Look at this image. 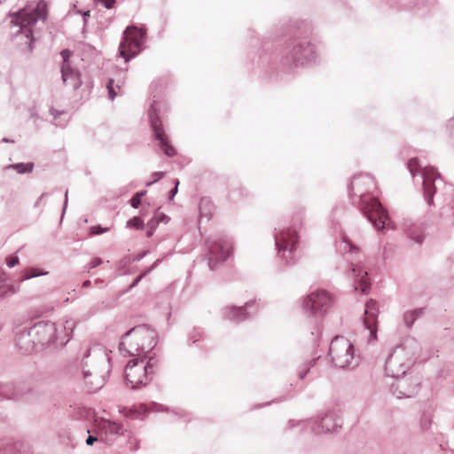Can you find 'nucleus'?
I'll return each instance as SVG.
<instances>
[{
    "instance_id": "5",
    "label": "nucleus",
    "mask_w": 454,
    "mask_h": 454,
    "mask_svg": "<svg viewBox=\"0 0 454 454\" xmlns=\"http://www.w3.org/2000/svg\"><path fill=\"white\" fill-rule=\"evenodd\" d=\"M329 356L336 366L347 367L354 357L353 345L348 339L337 336L331 342Z\"/></svg>"
},
{
    "instance_id": "10",
    "label": "nucleus",
    "mask_w": 454,
    "mask_h": 454,
    "mask_svg": "<svg viewBox=\"0 0 454 454\" xmlns=\"http://www.w3.org/2000/svg\"><path fill=\"white\" fill-rule=\"evenodd\" d=\"M379 315V305L375 301H369L365 305L364 324L370 331L371 339L377 338V318Z\"/></svg>"
},
{
    "instance_id": "29",
    "label": "nucleus",
    "mask_w": 454,
    "mask_h": 454,
    "mask_svg": "<svg viewBox=\"0 0 454 454\" xmlns=\"http://www.w3.org/2000/svg\"><path fill=\"white\" fill-rule=\"evenodd\" d=\"M98 2L102 3L106 8L110 9L113 7L115 0H98Z\"/></svg>"
},
{
    "instance_id": "6",
    "label": "nucleus",
    "mask_w": 454,
    "mask_h": 454,
    "mask_svg": "<svg viewBox=\"0 0 454 454\" xmlns=\"http://www.w3.org/2000/svg\"><path fill=\"white\" fill-rule=\"evenodd\" d=\"M233 252V244L230 239L220 238L211 242L208 252V265L214 270L219 263L229 258Z\"/></svg>"
},
{
    "instance_id": "11",
    "label": "nucleus",
    "mask_w": 454,
    "mask_h": 454,
    "mask_svg": "<svg viewBox=\"0 0 454 454\" xmlns=\"http://www.w3.org/2000/svg\"><path fill=\"white\" fill-rule=\"evenodd\" d=\"M298 243V235L296 231L287 229L286 231H281L276 237V246L279 253L285 254V252H293L296 248Z\"/></svg>"
},
{
    "instance_id": "7",
    "label": "nucleus",
    "mask_w": 454,
    "mask_h": 454,
    "mask_svg": "<svg viewBox=\"0 0 454 454\" xmlns=\"http://www.w3.org/2000/svg\"><path fill=\"white\" fill-rule=\"evenodd\" d=\"M364 212L377 228L384 229L389 226L390 220L388 215L378 199H370L364 206Z\"/></svg>"
},
{
    "instance_id": "8",
    "label": "nucleus",
    "mask_w": 454,
    "mask_h": 454,
    "mask_svg": "<svg viewBox=\"0 0 454 454\" xmlns=\"http://www.w3.org/2000/svg\"><path fill=\"white\" fill-rule=\"evenodd\" d=\"M60 54L63 59L60 68L63 82L72 89L76 90L81 86L82 80L79 72L72 68L69 64L72 52L68 50H63Z\"/></svg>"
},
{
    "instance_id": "19",
    "label": "nucleus",
    "mask_w": 454,
    "mask_h": 454,
    "mask_svg": "<svg viewBox=\"0 0 454 454\" xmlns=\"http://www.w3.org/2000/svg\"><path fill=\"white\" fill-rule=\"evenodd\" d=\"M33 167H34V165L32 163H27V164L20 163V164L11 165L8 168H12L16 169L19 173L23 174V173L32 172Z\"/></svg>"
},
{
    "instance_id": "17",
    "label": "nucleus",
    "mask_w": 454,
    "mask_h": 454,
    "mask_svg": "<svg viewBox=\"0 0 454 454\" xmlns=\"http://www.w3.org/2000/svg\"><path fill=\"white\" fill-rule=\"evenodd\" d=\"M124 84V81L118 82L114 86V81L109 80L107 83V90L110 99L114 100V98L122 93V86Z\"/></svg>"
},
{
    "instance_id": "34",
    "label": "nucleus",
    "mask_w": 454,
    "mask_h": 454,
    "mask_svg": "<svg viewBox=\"0 0 454 454\" xmlns=\"http://www.w3.org/2000/svg\"><path fill=\"white\" fill-rule=\"evenodd\" d=\"M301 50V46L294 49V53L297 54Z\"/></svg>"
},
{
    "instance_id": "12",
    "label": "nucleus",
    "mask_w": 454,
    "mask_h": 454,
    "mask_svg": "<svg viewBox=\"0 0 454 454\" xmlns=\"http://www.w3.org/2000/svg\"><path fill=\"white\" fill-rule=\"evenodd\" d=\"M151 122L155 137L160 141L161 149L168 156H173L176 153V151L168 142V138L164 133L160 119L157 116H151Z\"/></svg>"
},
{
    "instance_id": "27",
    "label": "nucleus",
    "mask_w": 454,
    "mask_h": 454,
    "mask_svg": "<svg viewBox=\"0 0 454 454\" xmlns=\"http://www.w3.org/2000/svg\"><path fill=\"white\" fill-rule=\"evenodd\" d=\"M107 231V229H104L102 228L101 226H95V227H92L91 230H90V233L92 235H95V234H101V233H104Z\"/></svg>"
},
{
    "instance_id": "20",
    "label": "nucleus",
    "mask_w": 454,
    "mask_h": 454,
    "mask_svg": "<svg viewBox=\"0 0 454 454\" xmlns=\"http://www.w3.org/2000/svg\"><path fill=\"white\" fill-rule=\"evenodd\" d=\"M142 410H144V408L142 406L139 409H136V408L124 409L122 411V413L125 417H128L130 419H137L140 416Z\"/></svg>"
},
{
    "instance_id": "26",
    "label": "nucleus",
    "mask_w": 454,
    "mask_h": 454,
    "mask_svg": "<svg viewBox=\"0 0 454 454\" xmlns=\"http://www.w3.org/2000/svg\"><path fill=\"white\" fill-rule=\"evenodd\" d=\"M42 273L39 272L37 270L35 269H30L27 271V274L26 276L24 277L25 279H28V278H35V277H37V276H40Z\"/></svg>"
},
{
    "instance_id": "25",
    "label": "nucleus",
    "mask_w": 454,
    "mask_h": 454,
    "mask_svg": "<svg viewBox=\"0 0 454 454\" xmlns=\"http://www.w3.org/2000/svg\"><path fill=\"white\" fill-rule=\"evenodd\" d=\"M146 192H137L130 200L131 206L135 208H137L141 204V199L145 194Z\"/></svg>"
},
{
    "instance_id": "37",
    "label": "nucleus",
    "mask_w": 454,
    "mask_h": 454,
    "mask_svg": "<svg viewBox=\"0 0 454 454\" xmlns=\"http://www.w3.org/2000/svg\"><path fill=\"white\" fill-rule=\"evenodd\" d=\"M152 235L151 231H148L147 236L150 237Z\"/></svg>"
},
{
    "instance_id": "16",
    "label": "nucleus",
    "mask_w": 454,
    "mask_h": 454,
    "mask_svg": "<svg viewBox=\"0 0 454 454\" xmlns=\"http://www.w3.org/2000/svg\"><path fill=\"white\" fill-rule=\"evenodd\" d=\"M254 301L247 302L245 307L231 308L228 313V317L231 319L241 320L246 318L245 311L252 307H255Z\"/></svg>"
},
{
    "instance_id": "4",
    "label": "nucleus",
    "mask_w": 454,
    "mask_h": 454,
    "mask_svg": "<svg viewBox=\"0 0 454 454\" xmlns=\"http://www.w3.org/2000/svg\"><path fill=\"white\" fill-rule=\"evenodd\" d=\"M47 4L40 0L35 8L26 7L11 15V23L19 26L21 29L35 24L38 20H46Z\"/></svg>"
},
{
    "instance_id": "18",
    "label": "nucleus",
    "mask_w": 454,
    "mask_h": 454,
    "mask_svg": "<svg viewBox=\"0 0 454 454\" xmlns=\"http://www.w3.org/2000/svg\"><path fill=\"white\" fill-rule=\"evenodd\" d=\"M200 209L201 215H205L209 219L214 214L215 206L211 200L207 199H202L200 203Z\"/></svg>"
},
{
    "instance_id": "1",
    "label": "nucleus",
    "mask_w": 454,
    "mask_h": 454,
    "mask_svg": "<svg viewBox=\"0 0 454 454\" xmlns=\"http://www.w3.org/2000/svg\"><path fill=\"white\" fill-rule=\"evenodd\" d=\"M158 361L153 355L130 359L125 369V378L131 388L146 386L153 378Z\"/></svg>"
},
{
    "instance_id": "22",
    "label": "nucleus",
    "mask_w": 454,
    "mask_h": 454,
    "mask_svg": "<svg viewBox=\"0 0 454 454\" xmlns=\"http://www.w3.org/2000/svg\"><path fill=\"white\" fill-rule=\"evenodd\" d=\"M396 363V359L394 357V356H391L387 362V370L389 371L393 377H397L399 373H403L404 371H395L393 369L394 364Z\"/></svg>"
},
{
    "instance_id": "24",
    "label": "nucleus",
    "mask_w": 454,
    "mask_h": 454,
    "mask_svg": "<svg viewBox=\"0 0 454 454\" xmlns=\"http://www.w3.org/2000/svg\"><path fill=\"white\" fill-rule=\"evenodd\" d=\"M340 250L343 252H349L352 250H357V247L350 244V242L346 238H343V240L340 244Z\"/></svg>"
},
{
    "instance_id": "33",
    "label": "nucleus",
    "mask_w": 454,
    "mask_h": 454,
    "mask_svg": "<svg viewBox=\"0 0 454 454\" xmlns=\"http://www.w3.org/2000/svg\"><path fill=\"white\" fill-rule=\"evenodd\" d=\"M154 176H156L155 180H158L162 177L163 174L162 173H155Z\"/></svg>"
},
{
    "instance_id": "23",
    "label": "nucleus",
    "mask_w": 454,
    "mask_h": 454,
    "mask_svg": "<svg viewBox=\"0 0 454 454\" xmlns=\"http://www.w3.org/2000/svg\"><path fill=\"white\" fill-rule=\"evenodd\" d=\"M408 168L411 174L414 176L419 168V160L416 158L411 159L408 162Z\"/></svg>"
},
{
    "instance_id": "14",
    "label": "nucleus",
    "mask_w": 454,
    "mask_h": 454,
    "mask_svg": "<svg viewBox=\"0 0 454 454\" xmlns=\"http://www.w3.org/2000/svg\"><path fill=\"white\" fill-rule=\"evenodd\" d=\"M352 277L355 278V289L360 290L363 294H366L370 289V281L367 277V271L364 270L358 265H353Z\"/></svg>"
},
{
    "instance_id": "31",
    "label": "nucleus",
    "mask_w": 454,
    "mask_h": 454,
    "mask_svg": "<svg viewBox=\"0 0 454 454\" xmlns=\"http://www.w3.org/2000/svg\"><path fill=\"white\" fill-rule=\"evenodd\" d=\"M97 440H98V438H97V437H94V436L90 435V436L87 438V440H86V443H87L88 445H92V444H93Z\"/></svg>"
},
{
    "instance_id": "30",
    "label": "nucleus",
    "mask_w": 454,
    "mask_h": 454,
    "mask_svg": "<svg viewBox=\"0 0 454 454\" xmlns=\"http://www.w3.org/2000/svg\"><path fill=\"white\" fill-rule=\"evenodd\" d=\"M102 263V260L100 258H94L90 262V268H95Z\"/></svg>"
},
{
    "instance_id": "36",
    "label": "nucleus",
    "mask_w": 454,
    "mask_h": 454,
    "mask_svg": "<svg viewBox=\"0 0 454 454\" xmlns=\"http://www.w3.org/2000/svg\"><path fill=\"white\" fill-rule=\"evenodd\" d=\"M142 278V276H139L137 279H136V283L139 281V279Z\"/></svg>"
},
{
    "instance_id": "3",
    "label": "nucleus",
    "mask_w": 454,
    "mask_h": 454,
    "mask_svg": "<svg viewBox=\"0 0 454 454\" xmlns=\"http://www.w3.org/2000/svg\"><path fill=\"white\" fill-rule=\"evenodd\" d=\"M145 32L137 27H128L123 34L122 41L119 46V55L128 62L141 51V44Z\"/></svg>"
},
{
    "instance_id": "15",
    "label": "nucleus",
    "mask_w": 454,
    "mask_h": 454,
    "mask_svg": "<svg viewBox=\"0 0 454 454\" xmlns=\"http://www.w3.org/2000/svg\"><path fill=\"white\" fill-rule=\"evenodd\" d=\"M98 428L100 432L104 433L106 435H118L123 434L122 426L111 420L100 421Z\"/></svg>"
},
{
    "instance_id": "32",
    "label": "nucleus",
    "mask_w": 454,
    "mask_h": 454,
    "mask_svg": "<svg viewBox=\"0 0 454 454\" xmlns=\"http://www.w3.org/2000/svg\"><path fill=\"white\" fill-rule=\"evenodd\" d=\"M179 184V182H176V184L175 188L171 191V196L173 197L177 192V186Z\"/></svg>"
},
{
    "instance_id": "28",
    "label": "nucleus",
    "mask_w": 454,
    "mask_h": 454,
    "mask_svg": "<svg viewBox=\"0 0 454 454\" xmlns=\"http://www.w3.org/2000/svg\"><path fill=\"white\" fill-rule=\"evenodd\" d=\"M6 263L9 267H14L15 265H17L19 263V259L18 257L16 256H12V257H9L6 261Z\"/></svg>"
},
{
    "instance_id": "21",
    "label": "nucleus",
    "mask_w": 454,
    "mask_h": 454,
    "mask_svg": "<svg viewBox=\"0 0 454 454\" xmlns=\"http://www.w3.org/2000/svg\"><path fill=\"white\" fill-rule=\"evenodd\" d=\"M127 226L137 230L142 229L144 227V221L140 217L135 216L127 222Z\"/></svg>"
},
{
    "instance_id": "9",
    "label": "nucleus",
    "mask_w": 454,
    "mask_h": 454,
    "mask_svg": "<svg viewBox=\"0 0 454 454\" xmlns=\"http://www.w3.org/2000/svg\"><path fill=\"white\" fill-rule=\"evenodd\" d=\"M332 298L326 291H317L310 294L306 301L305 307L315 315L325 313L331 306Z\"/></svg>"
},
{
    "instance_id": "2",
    "label": "nucleus",
    "mask_w": 454,
    "mask_h": 454,
    "mask_svg": "<svg viewBox=\"0 0 454 454\" xmlns=\"http://www.w3.org/2000/svg\"><path fill=\"white\" fill-rule=\"evenodd\" d=\"M156 345V333L153 330L139 325L127 333L121 341V346L130 356H142L150 355Z\"/></svg>"
},
{
    "instance_id": "35",
    "label": "nucleus",
    "mask_w": 454,
    "mask_h": 454,
    "mask_svg": "<svg viewBox=\"0 0 454 454\" xmlns=\"http://www.w3.org/2000/svg\"><path fill=\"white\" fill-rule=\"evenodd\" d=\"M90 282L89 280H87V281H85V282L83 283V286H90Z\"/></svg>"
},
{
    "instance_id": "13",
    "label": "nucleus",
    "mask_w": 454,
    "mask_h": 454,
    "mask_svg": "<svg viewBox=\"0 0 454 454\" xmlns=\"http://www.w3.org/2000/svg\"><path fill=\"white\" fill-rule=\"evenodd\" d=\"M422 176L425 199L428 204H432L433 195L435 192L434 182L437 177V172L434 168L426 167L422 170Z\"/></svg>"
}]
</instances>
